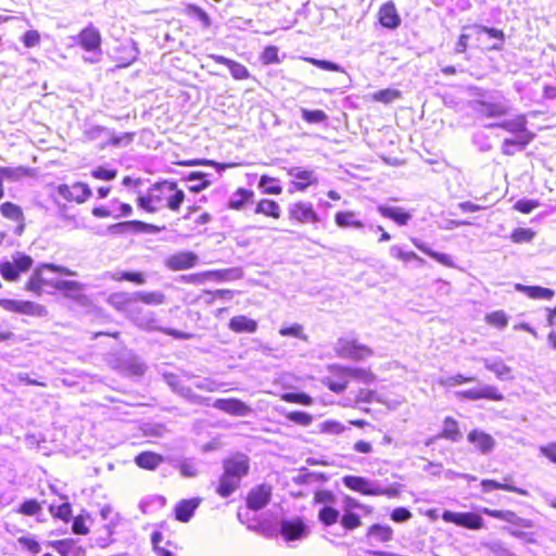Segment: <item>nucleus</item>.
Segmentation results:
<instances>
[{
  "mask_svg": "<svg viewBox=\"0 0 556 556\" xmlns=\"http://www.w3.org/2000/svg\"><path fill=\"white\" fill-rule=\"evenodd\" d=\"M483 514L491 516L496 519L504 520L506 522H509L511 525L530 528L532 527V522L528 519L519 517L517 514H515L511 510H497V509H490V508H483Z\"/></svg>",
  "mask_w": 556,
  "mask_h": 556,
  "instance_id": "5701e85b",
  "label": "nucleus"
},
{
  "mask_svg": "<svg viewBox=\"0 0 556 556\" xmlns=\"http://www.w3.org/2000/svg\"><path fill=\"white\" fill-rule=\"evenodd\" d=\"M468 441L472 443L477 451L481 454H490L495 447V440L492 435L485 433L482 430L475 429L468 433Z\"/></svg>",
  "mask_w": 556,
  "mask_h": 556,
  "instance_id": "412c9836",
  "label": "nucleus"
},
{
  "mask_svg": "<svg viewBox=\"0 0 556 556\" xmlns=\"http://www.w3.org/2000/svg\"><path fill=\"white\" fill-rule=\"evenodd\" d=\"M77 43L86 51L96 54L98 58L101 55V34L93 25L84 28L77 36Z\"/></svg>",
  "mask_w": 556,
  "mask_h": 556,
  "instance_id": "1a4fd4ad",
  "label": "nucleus"
},
{
  "mask_svg": "<svg viewBox=\"0 0 556 556\" xmlns=\"http://www.w3.org/2000/svg\"><path fill=\"white\" fill-rule=\"evenodd\" d=\"M343 484L356 492H359L364 495H394L395 492L383 489L376 482H372L366 478L358 476H345L342 479Z\"/></svg>",
  "mask_w": 556,
  "mask_h": 556,
  "instance_id": "0eeeda50",
  "label": "nucleus"
},
{
  "mask_svg": "<svg viewBox=\"0 0 556 556\" xmlns=\"http://www.w3.org/2000/svg\"><path fill=\"white\" fill-rule=\"evenodd\" d=\"M212 406L233 416L244 417L251 413V408L238 399H217Z\"/></svg>",
  "mask_w": 556,
  "mask_h": 556,
  "instance_id": "dca6fc26",
  "label": "nucleus"
},
{
  "mask_svg": "<svg viewBox=\"0 0 556 556\" xmlns=\"http://www.w3.org/2000/svg\"><path fill=\"white\" fill-rule=\"evenodd\" d=\"M539 206L540 203L536 200L522 199L515 203L514 208L523 214H529Z\"/></svg>",
  "mask_w": 556,
  "mask_h": 556,
  "instance_id": "69168bd1",
  "label": "nucleus"
},
{
  "mask_svg": "<svg viewBox=\"0 0 556 556\" xmlns=\"http://www.w3.org/2000/svg\"><path fill=\"white\" fill-rule=\"evenodd\" d=\"M255 213L270 216L273 218H279L281 214V208L279 204L274 200L263 199L257 203L255 207Z\"/></svg>",
  "mask_w": 556,
  "mask_h": 556,
  "instance_id": "58836bf2",
  "label": "nucleus"
},
{
  "mask_svg": "<svg viewBox=\"0 0 556 556\" xmlns=\"http://www.w3.org/2000/svg\"><path fill=\"white\" fill-rule=\"evenodd\" d=\"M279 334L282 337H293L306 341L307 336L304 333L303 326L300 324H293L290 327H282L279 329Z\"/></svg>",
  "mask_w": 556,
  "mask_h": 556,
  "instance_id": "6e6d98bb",
  "label": "nucleus"
},
{
  "mask_svg": "<svg viewBox=\"0 0 556 556\" xmlns=\"http://www.w3.org/2000/svg\"><path fill=\"white\" fill-rule=\"evenodd\" d=\"M111 211L114 218L127 217L132 213V207L127 203L111 201Z\"/></svg>",
  "mask_w": 556,
  "mask_h": 556,
  "instance_id": "13d9d810",
  "label": "nucleus"
},
{
  "mask_svg": "<svg viewBox=\"0 0 556 556\" xmlns=\"http://www.w3.org/2000/svg\"><path fill=\"white\" fill-rule=\"evenodd\" d=\"M51 287L64 293V296L78 301L83 296L85 286L73 280H55Z\"/></svg>",
  "mask_w": 556,
  "mask_h": 556,
  "instance_id": "4be33fe9",
  "label": "nucleus"
},
{
  "mask_svg": "<svg viewBox=\"0 0 556 556\" xmlns=\"http://www.w3.org/2000/svg\"><path fill=\"white\" fill-rule=\"evenodd\" d=\"M163 462V457L153 452H142L136 456L135 463L138 467L153 470Z\"/></svg>",
  "mask_w": 556,
  "mask_h": 556,
  "instance_id": "e433bc0d",
  "label": "nucleus"
},
{
  "mask_svg": "<svg viewBox=\"0 0 556 556\" xmlns=\"http://www.w3.org/2000/svg\"><path fill=\"white\" fill-rule=\"evenodd\" d=\"M341 525L345 530L351 531L358 528L362 525V522L358 515L352 511H346L343 514L341 518Z\"/></svg>",
  "mask_w": 556,
  "mask_h": 556,
  "instance_id": "e2e57ef3",
  "label": "nucleus"
},
{
  "mask_svg": "<svg viewBox=\"0 0 556 556\" xmlns=\"http://www.w3.org/2000/svg\"><path fill=\"white\" fill-rule=\"evenodd\" d=\"M18 511L27 516H35L41 511V506L36 500H28L21 505Z\"/></svg>",
  "mask_w": 556,
  "mask_h": 556,
  "instance_id": "774afa93",
  "label": "nucleus"
},
{
  "mask_svg": "<svg viewBox=\"0 0 556 556\" xmlns=\"http://www.w3.org/2000/svg\"><path fill=\"white\" fill-rule=\"evenodd\" d=\"M206 174L201 172L191 173L187 178L188 181L193 182L189 187L190 191L200 192L203 189H205L210 185V181L206 179Z\"/></svg>",
  "mask_w": 556,
  "mask_h": 556,
  "instance_id": "49530a36",
  "label": "nucleus"
},
{
  "mask_svg": "<svg viewBox=\"0 0 556 556\" xmlns=\"http://www.w3.org/2000/svg\"><path fill=\"white\" fill-rule=\"evenodd\" d=\"M475 380H476L475 377H465V376L458 374V375L448 376L445 378H440L439 383L443 387H454V386L463 384L465 382H471Z\"/></svg>",
  "mask_w": 556,
  "mask_h": 556,
  "instance_id": "680f3d73",
  "label": "nucleus"
},
{
  "mask_svg": "<svg viewBox=\"0 0 556 556\" xmlns=\"http://www.w3.org/2000/svg\"><path fill=\"white\" fill-rule=\"evenodd\" d=\"M198 263V255L190 251H182L168 256L165 266L170 270H186Z\"/></svg>",
  "mask_w": 556,
  "mask_h": 556,
  "instance_id": "2eb2a0df",
  "label": "nucleus"
},
{
  "mask_svg": "<svg viewBox=\"0 0 556 556\" xmlns=\"http://www.w3.org/2000/svg\"><path fill=\"white\" fill-rule=\"evenodd\" d=\"M481 485H482V491L484 493H488L491 490H505V491L514 492V493H517L520 495H528V492L523 489L514 486L509 483H500L495 480H489V479L482 480Z\"/></svg>",
  "mask_w": 556,
  "mask_h": 556,
  "instance_id": "ea45409f",
  "label": "nucleus"
},
{
  "mask_svg": "<svg viewBox=\"0 0 556 556\" xmlns=\"http://www.w3.org/2000/svg\"><path fill=\"white\" fill-rule=\"evenodd\" d=\"M527 117L525 114H519L510 119H505L501 123L491 124L489 127L502 128L518 138L521 146H528L535 137V135L527 128Z\"/></svg>",
  "mask_w": 556,
  "mask_h": 556,
  "instance_id": "423d86ee",
  "label": "nucleus"
},
{
  "mask_svg": "<svg viewBox=\"0 0 556 556\" xmlns=\"http://www.w3.org/2000/svg\"><path fill=\"white\" fill-rule=\"evenodd\" d=\"M289 217L302 224L318 223L319 216L314 211L312 203L296 202L289 206Z\"/></svg>",
  "mask_w": 556,
  "mask_h": 556,
  "instance_id": "4468645a",
  "label": "nucleus"
},
{
  "mask_svg": "<svg viewBox=\"0 0 556 556\" xmlns=\"http://www.w3.org/2000/svg\"><path fill=\"white\" fill-rule=\"evenodd\" d=\"M319 432L331 434V435H338L343 433L346 430V427L334 419H327L318 425Z\"/></svg>",
  "mask_w": 556,
  "mask_h": 556,
  "instance_id": "c03bdc74",
  "label": "nucleus"
},
{
  "mask_svg": "<svg viewBox=\"0 0 556 556\" xmlns=\"http://www.w3.org/2000/svg\"><path fill=\"white\" fill-rule=\"evenodd\" d=\"M389 253L392 257L399 260V261H402V262H410V261H417L420 265H424L425 264V260L421 258L420 256H418L415 252L413 251H404L400 245H392L389 250Z\"/></svg>",
  "mask_w": 556,
  "mask_h": 556,
  "instance_id": "79ce46f5",
  "label": "nucleus"
},
{
  "mask_svg": "<svg viewBox=\"0 0 556 556\" xmlns=\"http://www.w3.org/2000/svg\"><path fill=\"white\" fill-rule=\"evenodd\" d=\"M169 386L173 387V389L179 393L181 396H184L186 400H188L190 403L192 404H197V405H205V406H208L210 405V399L208 397H203L201 395H198L195 394L191 388L189 387H184V386H180L177 381H176V378L175 377H169L167 379Z\"/></svg>",
  "mask_w": 556,
  "mask_h": 556,
  "instance_id": "bb28decb",
  "label": "nucleus"
},
{
  "mask_svg": "<svg viewBox=\"0 0 556 556\" xmlns=\"http://www.w3.org/2000/svg\"><path fill=\"white\" fill-rule=\"evenodd\" d=\"M0 306L5 311L20 313L24 315L40 317L47 315V309L45 308V306L31 301L1 299Z\"/></svg>",
  "mask_w": 556,
  "mask_h": 556,
  "instance_id": "6e6552de",
  "label": "nucleus"
},
{
  "mask_svg": "<svg viewBox=\"0 0 556 556\" xmlns=\"http://www.w3.org/2000/svg\"><path fill=\"white\" fill-rule=\"evenodd\" d=\"M456 396L458 399L465 400H480V399H489L494 401H500L503 399V395L497 393V390L492 386H483L482 388H473L465 391L456 392Z\"/></svg>",
  "mask_w": 556,
  "mask_h": 556,
  "instance_id": "aec40b11",
  "label": "nucleus"
},
{
  "mask_svg": "<svg viewBox=\"0 0 556 556\" xmlns=\"http://www.w3.org/2000/svg\"><path fill=\"white\" fill-rule=\"evenodd\" d=\"M515 289L519 292L527 294L531 299L549 300L554 296V290L548 289V288H543L540 286H525L521 283H516Z\"/></svg>",
  "mask_w": 556,
  "mask_h": 556,
  "instance_id": "72a5a7b5",
  "label": "nucleus"
},
{
  "mask_svg": "<svg viewBox=\"0 0 556 556\" xmlns=\"http://www.w3.org/2000/svg\"><path fill=\"white\" fill-rule=\"evenodd\" d=\"M45 270H51V271H54V273H58V274H61L64 276H77L76 271H74L67 267L59 266V265H54V264H41L40 266H38L35 269V271L29 277V279L26 283V290L31 291L36 294H41L42 288L45 286H51V283L54 282V281H49L48 279L45 278V276H43Z\"/></svg>",
  "mask_w": 556,
  "mask_h": 556,
  "instance_id": "20e7f679",
  "label": "nucleus"
},
{
  "mask_svg": "<svg viewBox=\"0 0 556 556\" xmlns=\"http://www.w3.org/2000/svg\"><path fill=\"white\" fill-rule=\"evenodd\" d=\"M378 212L386 218H390L400 226H405L412 219V214L397 206L379 205Z\"/></svg>",
  "mask_w": 556,
  "mask_h": 556,
  "instance_id": "a878e982",
  "label": "nucleus"
},
{
  "mask_svg": "<svg viewBox=\"0 0 556 556\" xmlns=\"http://www.w3.org/2000/svg\"><path fill=\"white\" fill-rule=\"evenodd\" d=\"M288 175L298 179L293 182L296 190L304 191L309 185L317 184L318 179L314 172L302 169L300 167H292L288 169Z\"/></svg>",
  "mask_w": 556,
  "mask_h": 556,
  "instance_id": "b1692460",
  "label": "nucleus"
},
{
  "mask_svg": "<svg viewBox=\"0 0 556 556\" xmlns=\"http://www.w3.org/2000/svg\"><path fill=\"white\" fill-rule=\"evenodd\" d=\"M336 349L340 356L352 359H364L372 354L369 348L354 340L340 339Z\"/></svg>",
  "mask_w": 556,
  "mask_h": 556,
  "instance_id": "9b49d317",
  "label": "nucleus"
},
{
  "mask_svg": "<svg viewBox=\"0 0 556 556\" xmlns=\"http://www.w3.org/2000/svg\"><path fill=\"white\" fill-rule=\"evenodd\" d=\"M339 516V510L331 506H324L318 513V518L325 526L334 525L338 521Z\"/></svg>",
  "mask_w": 556,
  "mask_h": 556,
  "instance_id": "8fccbe9b",
  "label": "nucleus"
},
{
  "mask_svg": "<svg viewBox=\"0 0 556 556\" xmlns=\"http://www.w3.org/2000/svg\"><path fill=\"white\" fill-rule=\"evenodd\" d=\"M282 399L289 403H296L302 405H311L313 400L305 393H286Z\"/></svg>",
  "mask_w": 556,
  "mask_h": 556,
  "instance_id": "338daca9",
  "label": "nucleus"
},
{
  "mask_svg": "<svg viewBox=\"0 0 556 556\" xmlns=\"http://www.w3.org/2000/svg\"><path fill=\"white\" fill-rule=\"evenodd\" d=\"M475 112L484 117H501L509 112V101L502 93L490 94L489 97L476 100L472 104Z\"/></svg>",
  "mask_w": 556,
  "mask_h": 556,
  "instance_id": "f03ea898",
  "label": "nucleus"
},
{
  "mask_svg": "<svg viewBox=\"0 0 556 556\" xmlns=\"http://www.w3.org/2000/svg\"><path fill=\"white\" fill-rule=\"evenodd\" d=\"M212 58L215 60L216 63L227 65L231 73V76L235 79L241 80L248 78L249 72L244 65L232 60H229L223 55H212Z\"/></svg>",
  "mask_w": 556,
  "mask_h": 556,
  "instance_id": "f704fd0d",
  "label": "nucleus"
},
{
  "mask_svg": "<svg viewBox=\"0 0 556 556\" xmlns=\"http://www.w3.org/2000/svg\"><path fill=\"white\" fill-rule=\"evenodd\" d=\"M9 382L13 386H17L18 383H25L28 386L46 387L45 382L29 378V376L26 372L12 374Z\"/></svg>",
  "mask_w": 556,
  "mask_h": 556,
  "instance_id": "bf43d9fd",
  "label": "nucleus"
},
{
  "mask_svg": "<svg viewBox=\"0 0 556 556\" xmlns=\"http://www.w3.org/2000/svg\"><path fill=\"white\" fill-rule=\"evenodd\" d=\"M138 206L142 210L154 213L160 208V198L154 195L152 189L146 195H141L137 199Z\"/></svg>",
  "mask_w": 556,
  "mask_h": 556,
  "instance_id": "37998d69",
  "label": "nucleus"
},
{
  "mask_svg": "<svg viewBox=\"0 0 556 556\" xmlns=\"http://www.w3.org/2000/svg\"><path fill=\"white\" fill-rule=\"evenodd\" d=\"M164 227L147 224L140 220H129L111 225L109 231L114 235L128 232L159 233Z\"/></svg>",
  "mask_w": 556,
  "mask_h": 556,
  "instance_id": "f8f14e48",
  "label": "nucleus"
},
{
  "mask_svg": "<svg viewBox=\"0 0 556 556\" xmlns=\"http://www.w3.org/2000/svg\"><path fill=\"white\" fill-rule=\"evenodd\" d=\"M357 216L358 214L354 211L338 212L334 215V222L340 228H365V224Z\"/></svg>",
  "mask_w": 556,
  "mask_h": 556,
  "instance_id": "c756f323",
  "label": "nucleus"
},
{
  "mask_svg": "<svg viewBox=\"0 0 556 556\" xmlns=\"http://www.w3.org/2000/svg\"><path fill=\"white\" fill-rule=\"evenodd\" d=\"M58 193L66 201H75L77 203H84L92 194L89 186L84 182H76L72 186L59 185Z\"/></svg>",
  "mask_w": 556,
  "mask_h": 556,
  "instance_id": "ddd939ff",
  "label": "nucleus"
},
{
  "mask_svg": "<svg viewBox=\"0 0 556 556\" xmlns=\"http://www.w3.org/2000/svg\"><path fill=\"white\" fill-rule=\"evenodd\" d=\"M379 20L382 26L390 29L396 28L401 23L395 5L392 2L384 3L380 8Z\"/></svg>",
  "mask_w": 556,
  "mask_h": 556,
  "instance_id": "cd10ccee",
  "label": "nucleus"
},
{
  "mask_svg": "<svg viewBox=\"0 0 556 556\" xmlns=\"http://www.w3.org/2000/svg\"><path fill=\"white\" fill-rule=\"evenodd\" d=\"M355 401L357 403H386L384 400L376 391L368 389H359L355 395Z\"/></svg>",
  "mask_w": 556,
  "mask_h": 556,
  "instance_id": "603ef678",
  "label": "nucleus"
},
{
  "mask_svg": "<svg viewBox=\"0 0 556 556\" xmlns=\"http://www.w3.org/2000/svg\"><path fill=\"white\" fill-rule=\"evenodd\" d=\"M110 302L118 311L127 312V311H129L130 306L137 302V294H136V292L114 293L111 295Z\"/></svg>",
  "mask_w": 556,
  "mask_h": 556,
  "instance_id": "c9c22d12",
  "label": "nucleus"
},
{
  "mask_svg": "<svg viewBox=\"0 0 556 556\" xmlns=\"http://www.w3.org/2000/svg\"><path fill=\"white\" fill-rule=\"evenodd\" d=\"M410 241L419 251H421L422 253L432 257L438 263H440L444 266H447V267L454 266L453 260L448 254H444V253H440V252H435V251L431 250L425 242H422L418 238H410Z\"/></svg>",
  "mask_w": 556,
  "mask_h": 556,
  "instance_id": "7c9ffc66",
  "label": "nucleus"
},
{
  "mask_svg": "<svg viewBox=\"0 0 556 556\" xmlns=\"http://www.w3.org/2000/svg\"><path fill=\"white\" fill-rule=\"evenodd\" d=\"M34 264L33 258L22 252L12 254V261L0 263V274L9 281H16L21 273L28 271Z\"/></svg>",
  "mask_w": 556,
  "mask_h": 556,
  "instance_id": "39448f33",
  "label": "nucleus"
},
{
  "mask_svg": "<svg viewBox=\"0 0 556 556\" xmlns=\"http://www.w3.org/2000/svg\"><path fill=\"white\" fill-rule=\"evenodd\" d=\"M484 367L494 372L500 380H509L513 378L511 368L507 366L501 358H484Z\"/></svg>",
  "mask_w": 556,
  "mask_h": 556,
  "instance_id": "473e14b6",
  "label": "nucleus"
},
{
  "mask_svg": "<svg viewBox=\"0 0 556 556\" xmlns=\"http://www.w3.org/2000/svg\"><path fill=\"white\" fill-rule=\"evenodd\" d=\"M27 174V169L18 167H0V177L3 180L16 181Z\"/></svg>",
  "mask_w": 556,
  "mask_h": 556,
  "instance_id": "09e8293b",
  "label": "nucleus"
},
{
  "mask_svg": "<svg viewBox=\"0 0 556 556\" xmlns=\"http://www.w3.org/2000/svg\"><path fill=\"white\" fill-rule=\"evenodd\" d=\"M229 329L237 333H254L257 330V323L244 315H239L230 319Z\"/></svg>",
  "mask_w": 556,
  "mask_h": 556,
  "instance_id": "2f4dec72",
  "label": "nucleus"
},
{
  "mask_svg": "<svg viewBox=\"0 0 556 556\" xmlns=\"http://www.w3.org/2000/svg\"><path fill=\"white\" fill-rule=\"evenodd\" d=\"M223 467L224 473L219 479L216 492L222 497H228L239 488L241 479L248 475L249 457L244 454H237L225 459Z\"/></svg>",
  "mask_w": 556,
  "mask_h": 556,
  "instance_id": "f257e3e1",
  "label": "nucleus"
},
{
  "mask_svg": "<svg viewBox=\"0 0 556 556\" xmlns=\"http://www.w3.org/2000/svg\"><path fill=\"white\" fill-rule=\"evenodd\" d=\"M401 98V91L396 89H383L374 94V99L382 103H391Z\"/></svg>",
  "mask_w": 556,
  "mask_h": 556,
  "instance_id": "052dcab7",
  "label": "nucleus"
},
{
  "mask_svg": "<svg viewBox=\"0 0 556 556\" xmlns=\"http://www.w3.org/2000/svg\"><path fill=\"white\" fill-rule=\"evenodd\" d=\"M435 439H446L452 442L460 441L462 433L457 421L452 417H446L443 421L442 431L435 438L428 440L426 444L430 445Z\"/></svg>",
  "mask_w": 556,
  "mask_h": 556,
  "instance_id": "393cba45",
  "label": "nucleus"
},
{
  "mask_svg": "<svg viewBox=\"0 0 556 556\" xmlns=\"http://www.w3.org/2000/svg\"><path fill=\"white\" fill-rule=\"evenodd\" d=\"M137 302L140 301L148 305H160L165 301V295L160 291L144 292L137 291Z\"/></svg>",
  "mask_w": 556,
  "mask_h": 556,
  "instance_id": "a18cd8bd",
  "label": "nucleus"
},
{
  "mask_svg": "<svg viewBox=\"0 0 556 556\" xmlns=\"http://www.w3.org/2000/svg\"><path fill=\"white\" fill-rule=\"evenodd\" d=\"M254 197V192L244 188L235 191L228 201V207L232 210H241L245 203L250 202Z\"/></svg>",
  "mask_w": 556,
  "mask_h": 556,
  "instance_id": "4c0bfd02",
  "label": "nucleus"
},
{
  "mask_svg": "<svg viewBox=\"0 0 556 556\" xmlns=\"http://www.w3.org/2000/svg\"><path fill=\"white\" fill-rule=\"evenodd\" d=\"M151 189L154 195L160 198V208L168 207L170 211L177 212L185 200V192L173 181L156 184Z\"/></svg>",
  "mask_w": 556,
  "mask_h": 556,
  "instance_id": "7ed1b4c3",
  "label": "nucleus"
},
{
  "mask_svg": "<svg viewBox=\"0 0 556 556\" xmlns=\"http://www.w3.org/2000/svg\"><path fill=\"white\" fill-rule=\"evenodd\" d=\"M527 146H521L517 137L506 138L502 143V153L505 155H514L516 151H522Z\"/></svg>",
  "mask_w": 556,
  "mask_h": 556,
  "instance_id": "4d7b16f0",
  "label": "nucleus"
},
{
  "mask_svg": "<svg viewBox=\"0 0 556 556\" xmlns=\"http://www.w3.org/2000/svg\"><path fill=\"white\" fill-rule=\"evenodd\" d=\"M0 213L7 219L16 223L15 235L21 236L24 232L25 217L21 206L12 202H4L0 205Z\"/></svg>",
  "mask_w": 556,
  "mask_h": 556,
  "instance_id": "f3484780",
  "label": "nucleus"
},
{
  "mask_svg": "<svg viewBox=\"0 0 556 556\" xmlns=\"http://www.w3.org/2000/svg\"><path fill=\"white\" fill-rule=\"evenodd\" d=\"M200 504L199 498L182 500L175 507L176 519L188 522Z\"/></svg>",
  "mask_w": 556,
  "mask_h": 556,
  "instance_id": "c85d7f7f",
  "label": "nucleus"
},
{
  "mask_svg": "<svg viewBox=\"0 0 556 556\" xmlns=\"http://www.w3.org/2000/svg\"><path fill=\"white\" fill-rule=\"evenodd\" d=\"M368 535L379 542H388L392 538V530L389 527L374 525L369 528Z\"/></svg>",
  "mask_w": 556,
  "mask_h": 556,
  "instance_id": "de8ad7c7",
  "label": "nucleus"
},
{
  "mask_svg": "<svg viewBox=\"0 0 556 556\" xmlns=\"http://www.w3.org/2000/svg\"><path fill=\"white\" fill-rule=\"evenodd\" d=\"M485 321L489 325L504 329L508 324V318L504 311H495L485 316Z\"/></svg>",
  "mask_w": 556,
  "mask_h": 556,
  "instance_id": "864d4df0",
  "label": "nucleus"
},
{
  "mask_svg": "<svg viewBox=\"0 0 556 556\" xmlns=\"http://www.w3.org/2000/svg\"><path fill=\"white\" fill-rule=\"evenodd\" d=\"M271 496V486L267 484H261L251 490L248 495L247 503L248 507L253 510H258L265 507Z\"/></svg>",
  "mask_w": 556,
  "mask_h": 556,
  "instance_id": "6ab92c4d",
  "label": "nucleus"
},
{
  "mask_svg": "<svg viewBox=\"0 0 556 556\" xmlns=\"http://www.w3.org/2000/svg\"><path fill=\"white\" fill-rule=\"evenodd\" d=\"M280 533L286 541H293L306 536L307 530L301 519L281 520Z\"/></svg>",
  "mask_w": 556,
  "mask_h": 556,
  "instance_id": "a211bd4d",
  "label": "nucleus"
},
{
  "mask_svg": "<svg viewBox=\"0 0 556 556\" xmlns=\"http://www.w3.org/2000/svg\"><path fill=\"white\" fill-rule=\"evenodd\" d=\"M442 518L446 522H452L471 530H479L483 528L482 517L475 513H454L445 510Z\"/></svg>",
  "mask_w": 556,
  "mask_h": 556,
  "instance_id": "9d476101",
  "label": "nucleus"
},
{
  "mask_svg": "<svg viewBox=\"0 0 556 556\" xmlns=\"http://www.w3.org/2000/svg\"><path fill=\"white\" fill-rule=\"evenodd\" d=\"M104 278H110L115 281L127 280L135 282L137 285L146 283V278L142 273H131V271H108L103 275Z\"/></svg>",
  "mask_w": 556,
  "mask_h": 556,
  "instance_id": "a19ab883",
  "label": "nucleus"
},
{
  "mask_svg": "<svg viewBox=\"0 0 556 556\" xmlns=\"http://www.w3.org/2000/svg\"><path fill=\"white\" fill-rule=\"evenodd\" d=\"M534 238V232L528 228H517L511 233V239L516 243L530 242Z\"/></svg>",
  "mask_w": 556,
  "mask_h": 556,
  "instance_id": "0e129e2a",
  "label": "nucleus"
},
{
  "mask_svg": "<svg viewBox=\"0 0 556 556\" xmlns=\"http://www.w3.org/2000/svg\"><path fill=\"white\" fill-rule=\"evenodd\" d=\"M52 546L62 556H74L76 554V544L73 540L55 541Z\"/></svg>",
  "mask_w": 556,
  "mask_h": 556,
  "instance_id": "3c124183",
  "label": "nucleus"
},
{
  "mask_svg": "<svg viewBox=\"0 0 556 556\" xmlns=\"http://www.w3.org/2000/svg\"><path fill=\"white\" fill-rule=\"evenodd\" d=\"M301 116L305 122L311 124H319L327 119V114L321 110L311 111L307 109H302Z\"/></svg>",
  "mask_w": 556,
  "mask_h": 556,
  "instance_id": "5fc2aeb1",
  "label": "nucleus"
}]
</instances>
